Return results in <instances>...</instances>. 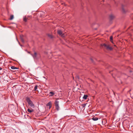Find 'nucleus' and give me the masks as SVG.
<instances>
[{
	"instance_id": "nucleus-1",
	"label": "nucleus",
	"mask_w": 133,
	"mask_h": 133,
	"mask_svg": "<svg viewBox=\"0 0 133 133\" xmlns=\"http://www.w3.org/2000/svg\"><path fill=\"white\" fill-rule=\"evenodd\" d=\"M101 46L104 47L106 49L108 50H111L113 49L112 47L110 46L109 44H101Z\"/></svg>"
},
{
	"instance_id": "nucleus-2",
	"label": "nucleus",
	"mask_w": 133,
	"mask_h": 133,
	"mask_svg": "<svg viewBox=\"0 0 133 133\" xmlns=\"http://www.w3.org/2000/svg\"><path fill=\"white\" fill-rule=\"evenodd\" d=\"M26 101L29 104L31 107H32L33 108H34V105L29 97H27L26 98Z\"/></svg>"
},
{
	"instance_id": "nucleus-3",
	"label": "nucleus",
	"mask_w": 133,
	"mask_h": 133,
	"mask_svg": "<svg viewBox=\"0 0 133 133\" xmlns=\"http://www.w3.org/2000/svg\"><path fill=\"white\" fill-rule=\"evenodd\" d=\"M30 54L35 59L37 58V54L36 52H35L34 55L32 54Z\"/></svg>"
},
{
	"instance_id": "nucleus-4",
	"label": "nucleus",
	"mask_w": 133,
	"mask_h": 133,
	"mask_svg": "<svg viewBox=\"0 0 133 133\" xmlns=\"http://www.w3.org/2000/svg\"><path fill=\"white\" fill-rule=\"evenodd\" d=\"M57 33L59 35H61V36L64 37V36L63 34H62V32L61 30H58L57 31Z\"/></svg>"
},
{
	"instance_id": "nucleus-5",
	"label": "nucleus",
	"mask_w": 133,
	"mask_h": 133,
	"mask_svg": "<svg viewBox=\"0 0 133 133\" xmlns=\"http://www.w3.org/2000/svg\"><path fill=\"white\" fill-rule=\"evenodd\" d=\"M47 107H49V109H50L51 107V102H50L46 105Z\"/></svg>"
},
{
	"instance_id": "nucleus-6",
	"label": "nucleus",
	"mask_w": 133,
	"mask_h": 133,
	"mask_svg": "<svg viewBox=\"0 0 133 133\" xmlns=\"http://www.w3.org/2000/svg\"><path fill=\"white\" fill-rule=\"evenodd\" d=\"M92 119L94 121H96L98 120V118L96 117H93L92 118Z\"/></svg>"
},
{
	"instance_id": "nucleus-7",
	"label": "nucleus",
	"mask_w": 133,
	"mask_h": 133,
	"mask_svg": "<svg viewBox=\"0 0 133 133\" xmlns=\"http://www.w3.org/2000/svg\"><path fill=\"white\" fill-rule=\"evenodd\" d=\"M27 111L28 112H33L34 111V110L33 109H28Z\"/></svg>"
},
{
	"instance_id": "nucleus-8",
	"label": "nucleus",
	"mask_w": 133,
	"mask_h": 133,
	"mask_svg": "<svg viewBox=\"0 0 133 133\" xmlns=\"http://www.w3.org/2000/svg\"><path fill=\"white\" fill-rule=\"evenodd\" d=\"M23 21L25 22H26L27 21V20L28 19V16L27 17H24L23 18Z\"/></svg>"
},
{
	"instance_id": "nucleus-9",
	"label": "nucleus",
	"mask_w": 133,
	"mask_h": 133,
	"mask_svg": "<svg viewBox=\"0 0 133 133\" xmlns=\"http://www.w3.org/2000/svg\"><path fill=\"white\" fill-rule=\"evenodd\" d=\"M110 17L111 19H112L114 18L115 16L113 15H111L110 16Z\"/></svg>"
},
{
	"instance_id": "nucleus-10",
	"label": "nucleus",
	"mask_w": 133,
	"mask_h": 133,
	"mask_svg": "<svg viewBox=\"0 0 133 133\" xmlns=\"http://www.w3.org/2000/svg\"><path fill=\"white\" fill-rule=\"evenodd\" d=\"M49 94H50V96H52L54 94V93L52 92H49Z\"/></svg>"
},
{
	"instance_id": "nucleus-11",
	"label": "nucleus",
	"mask_w": 133,
	"mask_h": 133,
	"mask_svg": "<svg viewBox=\"0 0 133 133\" xmlns=\"http://www.w3.org/2000/svg\"><path fill=\"white\" fill-rule=\"evenodd\" d=\"M88 97V96L87 95H84L83 97V98L86 99H87V97Z\"/></svg>"
},
{
	"instance_id": "nucleus-12",
	"label": "nucleus",
	"mask_w": 133,
	"mask_h": 133,
	"mask_svg": "<svg viewBox=\"0 0 133 133\" xmlns=\"http://www.w3.org/2000/svg\"><path fill=\"white\" fill-rule=\"evenodd\" d=\"M59 105V102L56 101L55 102V106L58 105Z\"/></svg>"
},
{
	"instance_id": "nucleus-13",
	"label": "nucleus",
	"mask_w": 133,
	"mask_h": 133,
	"mask_svg": "<svg viewBox=\"0 0 133 133\" xmlns=\"http://www.w3.org/2000/svg\"><path fill=\"white\" fill-rule=\"evenodd\" d=\"M38 87V85H36L34 87V90L35 91H36Z\"/></svg>"
},
{
	"instance_id": "nucleus-14",
	"label": "nucleus",
	"mask_w": 133,
	"mask_h": 133,
	"mask_svg": "<svg viewBox=\"0 0 133 133\" xmlns=\"http://www.w3.org/2000/svg\"><path fill=\"white\" fill-rule=\"evenodd\" d=\"M11 69H18V68H16L14 66H11Z\"/></svg>"
},
{
	"instance_id": "nucleus-15",
	"label": "nucleus",
	"mask_w": 133,
	"mask_h": 133,
	"mask_svg": "<svg viewBox=\"0 0 133 133\" xmlns=\"http://www.w3.org/2000/svg\"><path fill=\"white\" fill-rule=\"evenodd\" d=\"M14 18V16L13 15H11L10 16V19L11 20L12 19Z\"/></svg>"
},
{
	"instance_id": "nucleus-16",
	"label": "nucleus",
	"mask_w": 133,
	"mask_h": 133,
	"mask_svg": "<svg viewBox=\"0 0 133 133\" xmlns=\"http://www.w3.org/2000/svg\"><path fill=\"white\" fill-rule=\"evenodd\" d=\"M56 108V109L57 110H58L59 109V105L55 106Z\"/></svg>"
},
{
	"instance_id": "nucleus-17",
	"label": "nucleus",
	"mask_w": 133,
	"mask_h": 133,
	"mask_svg": "<svg viewBox=\"0 0 133 133\" xmlns=\"http://www.w3.org/2000/svg\"><path fill=\"white\" fill-rule=\"evenodd\" d=\"M48 36L50 38H52V36L51 35L48 34Z\"/></svg>"
},
{
	"instance_id": "nucleus-18",
	"label": "nucleus",
	"mask_w": 133,
	"mask_h": 133,
	"mask_svg": "<svg viewBox=\"0 0 133 133\" xmlns=\"http://www.w3.org/2000/svg\"><path fill=\"white\" fill-rule=\"evenodd\" d=\"M110 40L111 42H112V36H110Z\"/></svg>"
},
{
	"instance_id": "nucleus-19",
	"label": "nucleus",
	"mask_w": 133,
	"mask_h": 133,
	"mask_svg": "<svg viewBox=\"0 0 133 133\" xmlns=\"http://www.w3.org/2000/svg\"><path fill=\"white\" fill-rule=\"evenodd\" d=\"M105 120H103L102 121V122L103 124H104L105 123Z\"/></svg>"
},
{
	"instance_id": "nucleus-20",
	"label": "nucleus",
	"mask_w": 133,
	"mask_h": 133,
	"mask_svg": "<svg viewBox=\"0 0 133 133\" xmlns=\"http://www.w3.org/2000/svg\"><path fill=\"white\" fill-rule=\"evenodd\" d=\"M86 104H87V103L82 104V105L83 107H85Z\"/></svg>"
},
{
	"instance_id": "nucleus-21",
	"label": "nucleus",
	"mask_w": 133,
	"mask_h": 133,
	"mask_svg": "<svg viewBox=\"0 0 133 133\" xmlns=\"http://www.w3.org/2000/svg\"><path fill=\"white\" fill-rule=\"evenodd\" d=\"M51 133H56L55 131H53Z\"/></svg>"
},
{
	"instance_id": "nucleus-22",
	"label": "nucleus",
	"mask_w": 133,
	"mask_h": 133,
	"mask_svg": "<svg viewBox=\"0 0 133 133\" xmlns=\"http://www.w3.org/2000/svg\"><path fill=\"white\" fill-rule=\"evenodd\" d=\"M2 68L0 67V70H2Z\"/></svg>"
},
{
	"instance_id": "nucleus-23",
	"label": "nucleus",
	"mask_w": 133,
	"mask_h": 133,
	"mask_svg": "<svg viewBox=\"0 0 133 133\" xmlns=\"http://www.w3.org/2000/svg\"><path fill=\"white\" fill-rule=\"evenodd\" d=\"M22 41L23 42H24V40L22 39Z\"/></svg>"
},
{
	"instance_id": "nucleus-24",
	"label": "nucleus",
	"mask_w": 133,
	"mask_h": 133,
	"mask_svg": "<svg viewBox=\"0 0 133 133\" xmlns=\"http://www.w3.org/2000/svg\"><path fill=\"white\" fill-rule=\"evenodd\" d=\"M28 53H29L30 54V52H28Z\"/></svg>"
},
{
	"instance_id": "nucleus-25",
	"label": "nucleus",
	"mask_w": 133,
	"mask_h": 133,
	"mask_svg": "<svg viewBox=\"0 0 133 133\" xmlns=\"http://www.w3.org/2000/svg\"><path fill=\"white\" fill-rule=\"evenodd\" d=\"M3 27H5V26H2Z\"/></svg>"
},
{
	"instance_id": "nucleus-26",
	"label": "nucleus",
	"mask_w": 133,
	"mask_h": 133,
	"mask_svg": "<svg viewBox=\"0 0 133 133\" xmlns=\"http://www.w3.org/2000/svg\"><path fill=\"white\" fill-rule=\"evenodd\" d=\"M91 60L92 61V59H91Z\"/></svg>"
}]
</instances>
